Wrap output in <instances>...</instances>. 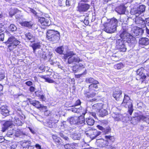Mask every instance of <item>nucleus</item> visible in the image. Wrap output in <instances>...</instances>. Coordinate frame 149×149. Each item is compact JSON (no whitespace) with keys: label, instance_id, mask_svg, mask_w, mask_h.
<instances>
[{"label":"nucleus","instance_id":"obj_14","mask_svg":"<svg viewBox=\"0 0 149 149\" xmlns=\"http://www.w3.org/2000/svg\"><path fill=\"white\" fill-rule=\"evenodd\" d=\"M39 21L42 26H49L50 24L49 19L44 17H39Z\"/></svg>","mask_w":149,"mask_h":149},{"label":"nucleus","instance_id":"obj_7","mask_svg":"<svg viewBox=\"0 0 149 149\" xmlns=\"http://www.w3.org/2000/svg\"><path fill=\"white\" fill-rule=\"evenodd\" d=\"M6 43L8 44V47L9 49L12 50L19 45L20 42L14 36H11L8 38Z\"/></svg>","mask_w":149,"mask_h":149},{"label":"nucleus","instance_id":"obj_64","mask_svg":"<svg viewBox=\"0 0 149 149\" xmlns=\"http://www.w3.org/2000/svg\"><path fill=\"white\" fill-rule=\"evenodd\" d=\"M146 25H147L148 26H149V18H148V19L146 21Z\"/></svg>","mask_w":149,"mask_h":149},{"label":"nucleus","instance_id":"obj_59","mask_svg":"<svg viewBox=\"0 0 149 149\" xmlns=\"http://www.w3.org/2000/svg\"><path fill=\"white\" fill-rule=\"evenodd\" d=\"M30 11L35 15H36L37 14L36 11L32 9H30Z\"/></svg>","mask_w":149,"mask_h":149},{"label":"nucleus","instance_id":"obj_40","mask_svg":"<svg viewBox=\"0 0 149 149\" xmlns=\"http://www.w3.org/2000/svg\"><path fill=\"white\" fill-rule=\"evenodd\" d=\"M16 133L15 130L12 129V130H9L7 133V135L8 137H10L11 136L13 135H15V134Z\"/></svg>","mask_w":149,"mask_h":149},{"label":"nucleus","instance_id":"obj_26","mask_svg":"<svg viewBox=\"0 0 149 149\" xmlns=\"http://www.w3.org/2000/svg\"><path fill=\"white\" fill-rule=\"evenodd\" d=\"M103 104L102 103H99L94 104L92 106L93 109L96 111H99L102 108Z\"/></svg>","mask_w":149,"mask_h":149},{"label":"nucleus","instance_id":"obj_1","mask_svg":"<svg viewBox=\"0 0 149 149\" xmlns=\"http://www.w3.org/2000/svg\"><path fill=\"white\" fill-rule=\"evenodd\" d=\"M86 81L87 83L92 84L89 86V91H84V94L87 98L93 97L95 96L96 93L95 92L97 91V89H98L97 84H99V82L91 77L86 79Z\"/></svg>","mask_w":149,"mask_h":149},{"label":"nucleus","instance_id":"obj_20","mask_svg":"<svg viewBox=\"0 0 149 149\" xmlns=\"http://www.w3.org/2000/svg\"><path fill=\"white\" fill-rule=\"evenodd\" d=\"M90 133L91 137L94 138L100 135L101 132L98 131L96 130H93L90 131Z\"/></svg>","mask_w":149,"mask_h":149},{"label":"nucleus","instance_id":"obj_21","mask_svg":"<svg viewBox=\"0 0 149 149\" xmlns=\"http://www.w3.org/2000/svg\"><path fill=\"white\" fill-rule=\"evenodd\" d=\"M139 43L140 45H148L149 44V39L146 38H141L139 39Z\"/></svg>","mask_w":149,"mask_h":149},{"label":"nucleus","instance_id":"obj_15","mask_svg":"<svg viewBox=\"0 0 149 149\" xmlns=\"http://www.w3.org/2000/svg\"><path fill=\"white\" fill-rule=\"evenodd\" d=\"M8 108L6 105L2 106L1 107V113L4 116H7L9 114V111Z\"/></svg>","mask_w":149,"mask_h":149},{"label":"nucleus","instance_id":"obj_35","mask_svg":"<svg viewBox=\"0 0 149 149\" xmlns=\"http://www.w3.org/2000/svg\"><path fill=\"white\" fill-rule=\"evenodd\" d=\"M75 55V54L72 51H68L64 55V58L66 59L68 57Z\"/></svg>","mask_w":149,"mask_h":149},{"label":"nucleus","instance_id":"obj_49","mask_svg":"<svg viewBox=\"0 0 149 149\" xmlns=\"http://www.w3.org/2000/svg\"><path fill=\"white\" fill-rule=\"evenodd\" d=\"M128 18L127 17H122L120 18V21L121 22H125L126 21Z\"/></svg>","mask_w":149,"mask_h":149},{"label":"nucleus","instance_id":"obj_50","mask_svg":"<svg viewBox=\"0 0 149 149\" xmlns=\"http://www.w3.org/2000/svg\"><path fill=\"white\" fill-rule=\"evenodd\" d=\"M72 0H66L65 4L66 6H70L72 4Z\"/></svg>","mask_w":149,"mask_h":149},{"label":"nucleus","instance_id":"obj_19","mask_svg":"<svg viewBox=\"0 0 149 149\" xmlns=\"http://www.w3.org/2000/svg\"><path fill=\"white\" fill-rule=\"evenodd\" d=\"M112 116L115 121H120L123 120L124 118H125L122 114H112Z\"/></svg>","mask_w":149,"mask_h":149},{"label":"nucleus","instance_id":"obj_51","mask_svg":"<svg viewBox=\"0 0 149 149\" xmlns=\"http://www.w3.org/2000/svg\"><path fill=\"white\" fill-rule=\"evenodd\" d=\"M82 18H84V19L86 20H88V15L87 14H86L85 15H84L83 16H82Z\"/></svg>","mask_w":149,"mask_h":149},{"label":"nucleus","instance_id":"obj_47","mask_svg":"<svg viewBox=\"0 0 149 149\" xmlns=\"http://www.w3.org/2000/svg\"><path fill=\"white\" fill-rule=\"evenodd\" d=\"M45 80V81L48 82L49 83H53L54 82V81L50 79L49 78H47V77H46Z\"/></svg>","mask_w":149,"mask_h":149},{"label":"nucleus","instance_id":"obj_41","mask_svg":"<svg viewBox=\"0 0 149 149\" xmlns=\"http://www.w3.org/2000/svg\"><path fill=\"white\" fill-rule=\"evenodd\" d=\"M146 6L143 5L139 6L136 9L141 13H143L145 10Z\"/></svg>","mask_w":149,"mask_h":149},{"label":"nucleus","instance_id":"obj_16","mask_svg":"<svg viewBox=\"0 0 149 149\" xmlns=\"http://www.w3.org/2000/svg\"><path fill=\"white\" fill-rule=\"evenodd\" d=\"M134 35L137 36L141 35L143 33V30L141 28L139 27H134L132 30Z\"/></svg>","mask_w":149,"mask_h":149},{"label":"nucleus","instance_id":"obj_29","mask_svg":"<svg viewBox=\"0 0 149 149\" xmlns=\"http://www.w3.org/2000/svg\"><path fill=\"white\" fill-rule=\"evenodd\" d=\"M29 102L31 104L33 105L37 108H40L41 107L39 102L38 101H33L31 100H29Z\"/></svg>","mask_w":149,"mask_h":149},{"label":"nucleus","instance_id":"obj_58","mask_svg":"<svg viewBox=\"0 0 149 149\" xmlns=\"http://www.w3.org/2000/svg\"><path fill=\"white\" fill-rule=\"evenodd\" d=\"M35 93L36 95L38 97H40L41 95V92H40L38 91L36 92Z\"/></svg>","mask_w":149,"mask_h":149},{"label":"nucleus","instance_id":"obj_53","mask_svg":"<svg viewBox=\"0 0 149 149\" xmlns=\"http://www.w3.org/2000/svg\"><path fill=\"white\" fill-rule=\"evenodd\" d=\"M25 84L29 86H30L33 84V82L30 81H29L26 82Z\"/></svg>","mask_w":149,"mask_h":149},{"label":"nucleus","instance_id":"obj_31","mask_svg":"<svg viewBox=\"0 0 149 149\" xmlns=\"http://www.w3.org/2000/svg\"><path fill=\"white\" fill-rule=\"evenodd\" d=\"M31 142L30 141L28 140H24L23 142L22 143L21 145L23 148H27L29 146L31 145Z\"/></svg>","mask_w":149,"mask_h":149},{"label":"nucleus","instance_id":"obj_52","mask_svg":"<svg viewBox=\"0 0 149 149\" xmlns=\"http://www.w3.org/2000/svg\"><path fill=\"white\" fill-rule=\"evenodd\" d=\"M4 35L3 33L0 34V40L3 41L4 39Z\"/></svg>","mask_w":149,"mask_h":149},{"label":"nucleus","instance_id":"obj_25","mask_svg":"<svg viewBox=\"0 0 149 149\" xmlns=\"http://www.w3.org/2000/svg\"><path fill=\"white\" fill-rule=\"evenodd\" d=\"M52 138L54 141L57 145H59L61 144V139L56 135H52Z\"/></svg>","mask_w":149,"mask_h":149},{"label":"nucleus","instance_id":"obj_33","mask_svg":"<svg viewBox=\"0 0 149 149\" xmlns=\"http://www.w3.org/2000/svg\"><path fill=\"white\" fill-rule=\"evenodd\" d=\"M20 24L22 26L27 27L29 28L31 27L33 24L31 22H24L20 23Z\"/></svg>","mask_w":149,"mask_h":149},{"label":"nucleus","instance_id":"obj_6","mask_svg":"<svg viewBox=\"0 0 149 149\" xmlns=\"http://www.w3.org/2000/svg\"><path fill=\"white\" fill-rule=\"evenodd\" d=\"M122 105L125 108L128 107L129 114L131 115L133 111L132 102L130 98L126 94H125Z\"/></svg>","mask_w":149,"mask_h":149},{"label":"nucleus","instance_id":"obj_63","mask_svg":"<svg viewBox=\"0 0 149 149\" xmlns=\"http://www.w3.org/2000/svg\"><path fill=\"white\" fill-rule=\"evenodd\" d=\"M41 99L42 100H45V97L44 95H42L40 96Z\"/></svg>","mask_w":149,"mask_h":149},{"label":"nucleus","instance_id":"obj_38","mask_svg":"<svg viewBox=\"0 0 149 149\" xmlns=\"http://www.w3.org/2000/svg\"><path fill=\"white\" fill-rule=\"evenodd\" d=\"M14 119V122L15 124L18 126H21L22 125V123L19 118L17 117H15Z\"/></svg>","mask_w":149,"mask_h":149},{"label":"nucleus","instance_id":"obj_48","mask_svg":"<svg viewBox=\"0 0 149 149\" xmlns=\"http://www.w3.org/2000/svg\"><path fill=\"white\" fill-rule=\"evenodd\" d=\"M79 109L74 107L72 109V111L74 113H79Z\"/></svg>","mask_w":149,"mask_h":149},{"label":"nucleus","instance_id":"obj_43","mask_svg":"<svg viewBox=\"0 0 149 149\" xmlns=\"http://www.w3.org/2000/svg\"><path fill=\"white\" fill-rule=\"evenodd\" d=\"M17 11V9H10L9 12L10 16L12 17L16 13Z\"/></svg>","mask_w":149,"mask_h":149},{"label":"nucleus","instance_id":"obj_18","mask_svg":"<svg viewBox=\"0 0 149 149\" xmlns=\"http://www.w3.org/2000/svg\"><path fill=\"white\" fill-rule=\"evenodd\" d=\"M13 124L12 122L10 121H6L2 126V131L3 132H5L9 127L11 126Z\"/></svg>","mask_w":149,"mask_h":149},{"label":"nucleus","instance_id":"obj_42","mask_svg":"<svg viewBox=\"0 0 149 149\" xmlns=\"http://www.w3.org/2000/svg\"><path fill=\"white\" fill-rule=\"evenodd\" d=\"M64 50L63 46H61L58 47L55 50L56 51L60 54H61Z\"/></svg>","mask_w":149,"mask_h":149},{"label":"nucleus","instance_id":"obj_24","mask_svg":"<svg viewBox=\"0 0 149 149\" xmlns=\"http://www.w3.org/2000/svg\"><path fill=\"white\" fill-rule=\"evenodd\" d=\"M86 112L83 113L82 115L80 116L79 117H78V123L77 125L83 124L82 125H83L85 124L84 116L86 114Z\"/></svg>","mask_w":149,"mask_h":149},{"label":"nucleus","instance_id":"obj_34","mask_svg":"<svg viewBox=\"0 0 149 149\" xmlns=\"http://www.w3.org/2000/svg\"><path fill=\"white\" fill-rule=\"evenodd\" d=\"M32 46L34 53L36 49H40V44L39 42L35 43L32 44Z\"/></svg>","mask_w":149,"mask_h":149},{"label":"nucleus","instance_id":"obj_5","mask_svg":"<svg viewBox=\"0 0 149 149\" xmlns=\"http://www.w3.org/2000/svg\"><path fill=\"white\" fill-rule=\"evenodd\" d=\"M60 34L59 32L53 30H49L47 33L46 38L50 41L57 42L60 39Z\"/></svg>","mask_w":149,"mask_h":149},{"label":"nucleus","instance_id":"obj_10","mask_svg":"<svg viewBox=\"0 0 149 149\" xmlns=\"http://www.w3.org/2000/svg\"><path fill=\"white\" fill-rule=\"evenodd\" d=\"M90 5L86 3L79 4L77 7V10L81 13L87 11L90 8Z\"/></svg>","mask_w":149,"mask_h":149},{"label":"nucleus","instance_id":"obj_3","mask_svg":"<svg viewBox=\"0 0 149 149\" xmlns=\"http://www.w3.org/2000/svg\"><path fill=\"white\" fill-rule=\"evenodd\" d=\"M118 22V21L116 19L114 18L111 19L108 22L104 24V30L109 33H112L115 32L116 30Z\"/></svg>","mask_w":149,"mask_h":149},{"label":"nucleus","instance_id":"obj_39","mask_svg":"<svg viewBox=\"0 0 149 149\" xmlns=\"http://www.w3.org/2000/svg\"><path fill=\"white\" fill-rule=\"evenodd\" d=\"M100 115L102 116H103L108 114V112L106 109H103L102 108L99 111Z\"/></svg>","mask_w":149,"mask_h":149},{"label":"nucleus","instance_id":"obj_55","mask_svg":"<svg viewBox=\"0 0 149 149\" xmlns=\"http://www.w3.org/2000/svg\"><path fill=\"white\" fill-rule=\"evenodd\" d=\"M81 103L80 100H77L75 103V106L80 105Z\"/></svg>","mask_w":149,"mask_h":149},{"label":"nucleus","instance_id":"obj_12","mask_svg":"<svg viewBox=\"0 0 149 149\" xmlns=\"http://www.w3.org/2000/svg\"><path fill=\"white\" fill-rule=\"evenodd\" d=\"M82 60L81 59L77 56H73L69 57L68 59V63L69 64H72L74 63H79V61H82Z\"/></svg>","mask_w":149,"mask_h":149},{"label":"nucleus","instance_id":"obj_8","mask_svg":"<svg viewBox=\"0 0 149 149\" xmlns=\"http://www.w3.org/2000/svg\"><path fill=\"white\" fill-rule=\"evenodd\" d=\"M126 42L123 40L118 39L116 40V48L120 52H125L127 50V47L125 45Z\"/></svg>","mask_w":149,"mask_h":149},{"label":"nucleus","instance_id":"obj_54","mask_svg":"<svg viewBox=\"0 0 149 149\" xmlns=\"http://www.w3.org/2000/svg\"><path fill=\"white\" fill-rule=\"evenodd\" d=\"M71 145L68 143L64 145V147L66 149H70V148L71 147Z\"/></svg>","mask_w":149,"mask_h":149},{"label":"nucleus","instance_id":"obj_9","mask_svg":"<svg viewBox=\"0 0 149 149\" xmlns=\"http://www.w3.org/2000/svg\"><path fill=\"white\" fill-rule=\"evenodd\" d=\"M145 70L143 68H141L138 69L136 72L137 76L136 78L137 80H141V81L143 82L146 78V76L144 72Z\"/></svg>","mask_w":149,"mask_h":149},{"label":"nucleus","instance_id":"obj_46","mask_svg":"<svg viewBox=\"0 0 149 149\" xmlns=\"http://www.w3.org/2000/svg\"><path fill=\"white\" fill-rule=\"evenodd\" d=\"M123 64L122 63L117 64L114 65V68L118 69H121L123 67Z\"/></svg>","mask_w":149,"mask_h":149},{"label":"nucleus","instance_id":"obj_11","mask_svg":"<svg viewBox=\"0 0 149 149\" xmlns=\"http://www.w3.org/2000/svg\"><path fill=\"white\" fill-rule=\"evenodd\" d=\"M136 24L138 26L141 27H144L146 26L145 21L141 17H137L134 20Z\"/></svg>","mask_w":149,"mask_h":149},{"label":"nucleus","instance_id":"obj_61","mask_svg":"<svg viewBox=\"0 0 149 149\" xmlns=\"http://www.w3.org/2000/svg\"><path fill=\"white\" fill-rule=\"evenodd\" d=\"M84 22L85 25H88L89 24V22L88 20H86L84 19Z\"/></svg>","mask_w":149,"mask_h":149},{"label":"nucleus","instance_id":"obj_37","mask_svg":"<svg viewBox=\"0 0 149 149\" xmlns=\"http://www.w3.org/2000/svg\"><path fill=\"white\" fill-rule=\"evenodd\" d=\"M86 121L87 124L89 125H93L94 123V120L91 118H86Z\"/></svg>","mask_w":149,"mask_h":149},{"label":"nucleus","instance_id":"obj_45","mask_svg":"<svg viewBox=\"0 0 149 149\" xmlns=\"http://www.w3.org/2000/svg\"><path fill=\"white\" fill-rule=\"evenodd\" d=\"M139 116L137 117H133L132 120V123L134 124L135 125L137 123H138L139 122V121L141 120V119H139L138 120H137V119L136 118H137L138 119H139Z\"/></svg>","mask_w":149,"mask_h":149},{"label":"nucleus","instance_id":"obj_27","mask_svg":"<svg viewBox=\"0 0 149 149\" xmlns=\"http://www.w3.org/2000/svg\"><path fill=\"white\" fill-rule=\"evenodd\" d=\"M136 118L137 119V120H138L141 119V120L145 122L146 123L149 124V116H145L143 115H139V119H138L137 118Z\"/></svg>","mask_w":149,"mask_h":149},{"label":"nucleus","instance_id":"obj_62","mask_svg":"<svg viewBox=\"0 0 149 149\" xmlns=\"http://www.w3.org/2000/svg\"><path fill=\"white\" fill-rule=\"evenodd\" d=\"M79 68H85L84 65L81 63H79Z\"/></svg>","mask_w":149,"mask_h":149},{"label":"nucleus","instance_id":"obj_28","mask_svg":"<svg viewBox=\"0 0 149 149\" xmlns=\"http://www.w3.org/2000/svg\"><path fill=\"white\" fill-rule=\"evenodd\" d=\"M131 13L132 15L135 16L136 17L142 14L136 8L132 9L131 11Z\"/></svg>","mask_w":149,"mask_h":149},{"label":"nucleus","instance_id":"obj_44","mask_svg":"<svg viewBox=\"0 0 149 149\" xmlns=\"http://www.w3.org/2000/svg\"><path fill=\"white\" fill-rule=\"evenodd\" d=\"M17 29V27L15 25L13 24H11L9 27V30L12 31H14L16 30Z\"/></svg>","mask_w":149,"mask_h":149},{"label":"nucleus","instance_id":"obj_4","mask_svg":"<svg viewBox=\"0 0 149 149\" xmlns=\"http://www.w3.org/2000/svg\"><path fill=\"white\" fill-rule=\"evenodd\" d=\"M105 139H101L100 140V146L105 147L109 149H115V148L111 145V143L114 141V136L110 135L105 136Z\"/></svg>","mask_w":149,"mask_h":149},{"label":"nucleus","instance_id":"obj_57","mask_svg":"<svg viewBox=\"0 0 149 149\" xmlns=\"http://www.w3.org/2000/svg\"><path fill=\"white\" fill-rule=\"evenodd\" d=\"M97 127L98 129H99V130H101L103 131L104 130V128L100 125H97Z\"/></svg>","mask_w":149,"mask_h":149},{"label":"nucleus","instance_id":"obj_23","mask_svg":"<svg viewBox=\"0 0 149 149\" xmlns=\"http://www.w3.org/2000/svg\"><path fill=\"white\" fill-rule=\"evenodd\" d=\"M25 36L26 38L30 40L31 42H32L34 41L35 37L33 36L31 33L30 32L27 33L25 34Z\"/></svg>","mask_w":149,"mask_h":149},{"label":"nucleus","instance_id":"obj_60","mask_svg":"<svg viewBox=\"0 0 149 149\" xmlns=\"http://www.w3.org/2000/svg\"><path fill=\"white\" fill-rule=\"evenodd\" d=\"M17 147V146L16 145H12L10 147V149H15Z\"/></svg>","mask_w":149,"mask_h":149},{"label":"nucleus","instance_id":"obj_32","mask_svg":"<svg viewBox=\"0 0 149 149\" xmlns=\"http://www.w3.org/2000/svg\"><path fill=\"white\" fill-rule=\"evenodd\" d=\"M58 121V120H49L47 124L49 127H53L55 126V124L57 123Z\"/></svg>","mask_w":149,"mask_h":149},{"label":"nucleus","instance_id":"obj_56","mask_svg":"<svg viewBox=\"0 0 149 149\" xmlns=\"http://www.w3.org/2000/svg\"><path fill=\"white\" fill-rule=\"evenodd\" d=\"M35 88L34 87L31 86L29 88V90L31 92H32L35 91Z\"/></svg>","mask_w":149,"mask_h":149},{"label":"nucleus","instance_id":"obj_36","mask_svg":"<svg viewBox=\"0 0 149 149\" xmlns=\"http://www.w3.org/2000/svg\"><path fill=\"white\" fill-rule=\"evenodd\" d=\"M81 137L80 134L79 133H75L72 135V137L74 140H79Z\"/></svg>","mask_w":149,"mask_h":149},{"label":"nucleus","instance_id":"obj_22","mask_svg":"<svg viewBox=\"0 0 149 149\" xmlns=\"http://www.w3.org/2000/svg\"><path fill=\"white\" fill-rule=\"evenodd\" d=\"M125 8L124 5H120L116 8V11L120 14L125 13Z\"/></svg>","mask_w":149,"mask_h":149},{"label":"nucleus","instance_id":"obj_2","mask_svg":"<svg viewBox=\"0 0 149 149\" xmlns=\"http://www.w3.org/2000/svg\"><path fill=\"white\" fill-rule=\"evenodd\" d=\"M128 26H123L121 30V33L120 36L124 42L127 41L128 43H131L133 45L136 42L135 38L128 33Z\"/></svg>","mask_w":149,"mask_h":149},{"label":"nucleus","instance_id":"obj_17","mask_svg":"<svg viewBox=\"0 0 149 149\" xmlns=\"http://www.w3.org/2000/svg\"><path fill=\"white\" fill-rule=\"evenodd\" d=\"M78 118L77 116H71L68 118V121L71 124H77Z\"/></svg>","mask_w":149,"mask_h":149},{"label":"nucleus","instance_id":"obj_30","mask_svg":"<svg viewBox=\"0 0 149 149\" xmlns=\"http://www.w3.org/2000/svg\"><path fill=\"white\" fill-rule=\"evenodd\" d=\"M59 135L60 137L63 138L67 142L70 141V139L66 135L65 133L63 131H61L59 133Z\"/></svg>","mask_w":149,"mask_h":149},{"label":"nucleus","instance_id":"obj_13","mask_svg":"<svg viewBox=\"0 0 149 149\" xmlns=\"http://www.w3.org/2000/svg\"><path fill=\"white\" fill-rule=\"evenodd\" d=\"M122 92L121 91H115L113 93V96L115 100L117 101L122 100L123 97L122 95Z\"/></svg>","mask_w":149,"mask_h":149}]
</instances>
